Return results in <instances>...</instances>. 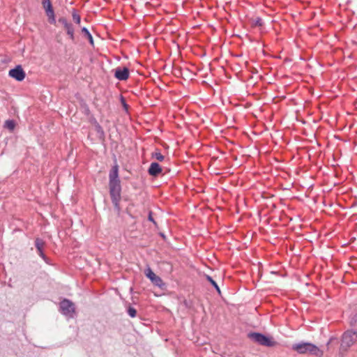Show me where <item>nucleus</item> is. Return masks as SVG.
Returning <instances> with one entry per match:
<instances>
[{
	"label": "nucleus",
	"instance_id": "obj_10",
	"mask_svg": "<svg viewBox=\"0 0 357 357\" xmlns=\"http://www.w3.org/2000/svg\"><path fill=\"white\" fill-rule=\"evenodd\" d=\"M58 22L61 23L65 29L66 30L67 34L70 36L71 40H74V29L71 23L68 22L65 17H61Z\"/></svg>",
	"mask_w": 357,
	"mask_h": 357
},
{
	"label": "nucleus",
	"instance_id": "obj_25",
	"mask_svg": "<svg viewBox=\"0 0 357 357\" xmlns=\"http://www.w3.org/2000/svg\"><path fill=\"white\" fill-rule=\"evenodd\" d=\"M337 339L335 337H331L330 339H329V341L328 342L327 344H329L331 343H332L333 342V340H336Z\"/></svg>",
	"mask_w": 357,
	"mask_h": 357
},
{
	"label": "nucleus",
	"instance_id": "obj_9",
	"mask_svg": "<svg viewBox=\"0 0 357 357\" xmlns=\"http://www.w3.org/2000/svg\"><path fill=\"white\" fill-rule=\"evenodd\" d=\"M129 75V69L127 67H119L115 69L114 77L120 81L128 79Z\"/></svg>",
	"mask_w": 357,
	"mask_h": 357
},
{
	"label": "nucleus",
	"instance_id": "obj_17",
	"mask_svg": "<svg viewBox=\"0 0 357 357\" xmlns=\"http://www.w3.org/2000/svg\"><path fill=\"white\" fill-rule=\"evenodd\" d=\"M5 126L10 130H13L15 128V123L13 120H7L5 122Z\"/></svg>",
	"mask_w": 357,
	"mask_h": 357
},
{
	"label": "nucleus",
	"instance_id": "obj_21",
	"mask_svg": "<svg viewBox=\"0 0 357 357\" xmlns=\"http://www.w3.org/2000/svg\"><path fill=\"white\" fill-rule=\"evenodd\" d=\"M209 270H211V268H209V266H208L207 265H204H204L202 264V271H206V273L207 274H208V271H209Z\"/></svg>",
	"mask_w": 357,
	"mask_h": 357
},
{
	"label": "nucleus",
	"instance_id": "obj_23",
	"mask_svg": "<svg viewBox=\"0 0 357 357\" xmlns=\"http://www.w3.org/2000/svg\"><path fill=\"white\" fill-rule=\"evenodd\" d=\"M148 219H149V220H150V221L153 222L154 224H155V222L154 221V220L152 217L151 212L149 213Z\"/></svg>",
	"mask_w": 357,
	"mask_h": 357
},
{
	"label": "nucleus",
	"instance_id": "obj_24",
	"mask_svg": "<svg viewBox=\"0 0 357 357\" xmlns=\"http://www.w3.org/2000/svg\"><path fill=\"white\" fill-rule=\"evenodd\" d=\"M255 24L257 25H259V26H261V20L258 18L256 22H255Z\"/></svg>",
	"mask_w": 357,
	"mask_h": 357
},
{
	"label": "nucleus",
	"instance_id": "obj_22",
	"mask_svg": "<svg viewBox=\"0 0 357 357\" xmlns=\"http://www.w3.org/2000/svg\"><path fill=\"white\" fill-rule=\"evenodd\" d=\"M96 130H97L98 132L103 133L102 129V128L100 127V125H97L96 126Z\"/></svg>",
	"mask_w": 357,
	"mask_h": 357
},
{
	"label": "nucleus",
	"instance_id": "obj_18",
	"mask_svg": "<svg viewBox=\"0 0 357 357\" xmlns=\"http://www.w3.org/2000/svg\"><path fill=\"white\" fill-rule=\"evenodd\" d=\"M128 314L131 317H135L137 314V311L134 307H129L128 309Z\"/></svg>",
	"mask_w": 357,
	"mask_h": 357
},
{
	"label": "nucleus",
	"instance_id": "obj_7",
	"mask_svg": "<svg viewBox=\"0 0 357 357\" xmlns=\"http://www.w3.org/2000/svg\"><path fill=\"white\" fill-rule=\"evenodd\" d=\"M144 273H145L146 276L151 281V282L154 285H155L160 288H162L165 285L162 279L159 276L156 275L152 271L151 268L148 267L145 270Z\"/></svg>",
	"mask_w": 357,
	"mask_h": 357
},
{
	"label": "nucleus",
	"instance_id": "obj_12",
	"mask_svg": "<svg viewBox=\"0 0 357 357\" xmlns=\"http://www.w3.org/2000/svg\"><path fill=\"white\" fill-rule=\"evenodd\" d=\"M162 171L160 166L157 162H152L149 169V174L151 176H157Z\"/></svg>",
	"mask_w": 357,
	"mask_h": 357
},
{
	"label": "nucleus",
	"instance_id": "obj_20",
	"mask_svg": "<svg viewBox=\"0 0 357 357\" xmlns=\"http://www.w3.org/2000/svg\"><path fill=\"white\" fill-rule=\"evenodd\" d=\"M43 249L38 250L37 251H38V253L39 256L40 257H42L43 259H45L46 257H45V254L43 253Z\"/></svg>",
	"mask_w": 357,
	"mask_h": 357
},
{
	"label": "nucleus",
	"instance_id": "obj_4",
	"mask_svg": "<svg viewBox=\"0 0 357 357\" xmlns=\"http://www.w3.org/2000/svg\"><path fill=\"white\" fill-rule=\"evenodd\" d=\"M249 337L252 341L262 346L274 347L276 344V342L271 337H267L259 333H251L249 334Z\"/></svg>",
	"mask_w": 357,
	"mask_h": 357
},
{
	"label": "nucleus",
	"instance_id": "obj_15",
	"mask_svg": "<svg viewBox=\"0 0 357 357\" xmlns=\"http://www.w3.org/2000/svg\"><path fill=\"white\" fill-rule=\"evenodd\" d=\"M82 32L86 36V38L89 39V43L91 44V45H93V37L91 36V34L90 33V32L89 31V30L86 28V27H84L82 28Z\"/></svg>",
	"mask_w": 357,
	"mask_h": 357
},
{
	"label": "nucleus",
	"instance_id": "obj_3",
	"mask_svg": "<svg viewBox=\"0 0 357 357\" xmlns=\"http://www.w3.org/2000/svg\"><path fill=\"white\" fill-rule=\"evenodd\" d=\"M109 194L111 197L112 202L115 207L118 211H119V202L121 199V185L119 183H109Z\"/></svg>",
	"mask_w": 357,
	"mask_h": 357
},
{
	"label": "nucleus",
	"instance_id": "obj_19",
	"mask_svg": "<svg viewBox=\"0 0 357 357\" xmlns=\"http://www.w3.org/2000/svg\"><path fill=\"white\" fill-rule=\"evenodd\" d=\"M153 156L159 161H162L165 158L164 155L161 154L160 152H155L153 154Z\"/></svg>",
	"mask_w": 357,
	"mask_h": 357
},
{
	"label": "nucleus",
	"instance_id": "obj_13",
	"mask_svg": "<svg viewBox=\"0 0 357 357\" xmlns=\"http://www.w3.org/2000/svg\"><path fill=\"white\" fill-rule=\"evenodd\" d=\"M203 275L206 278V279L215 287L216 291H218V294H221V291L216 283V282L208 274L206 273L205 271H203Z\"/></svg>",
	"mask_w": 357,
	"mask_h": 357
},
{
	"label": "nucleus",
	"instance_id": "obj_14",
	"mask_svg": "<svg viewBox=\"0 0 357 357\" xmlns=\"http://www.w3.org/2000/svg\"><path fill=\"white\" fill-rule=\"evenodd\" d=\"M35 246L37 250L43 249L45 246V241L39 238H37L35 241Z\"/></svg>",
	"mask_w": 357,
	"mask_h": 357
},
{
	"label": "nucleus",
	"instance_id": "obj_11",
	"mask_svg": "<svg viewBox=\"0 0 357 357\" xmlns=\"http://www.w3.org/2000/svg\"><path fill=\"white\" fill-rule=\"evenodd\" d=\"M109 183H119L120 180L119 178V169L118 166L115 165L112 167V169L109 172Z\"/></svg>",
	"mask_w": 357,
	"mask_h": 357
},
{
	"label": "nucleus",
	"instance_id": "obj_1",
	"mask_svg": "<svg viewBox=\"0 0 357 357\" xmlns=\"http://www.w3.org/2000/svg\"><path fill=\"white\" fill-rule=\"evenodd\" d=\"M292 349L299 354L309 353L317 357L323 355L322 351L316 345L310 342H301L292 345Z\"/></svg>",
	"mask_w": 357,
	"mask_h": 357
},
{
	"label": "nucleus",
	"instance_id": "obj_16",
	"mask_svg": "<svg viewBox=\"0 0 357 357\" xmlns=\"http://www.w3.org/2000/svg\"><path fill=\"white\" fill-rule=\"evenodd\" d=\"M72 16H73V19L74 22L79 24L81 22V18H80L79 15L77 14L75 10L73 11Z\"/></svg>",
	"mask_w": 357,
	"mask_h": 357
},
{
	"label": "nucleus",
	"instance_id": "obj_5",
	"mask_svg": "<svg viewBox=\"0 0 357 357\" xmlns=\"http://www.w3.org/2000/svg\"><path fill=\"white\" fill-rule=\"evenodd\" d=\"M60 311L65 316L73 317L75 312L74 303L68 299H63L60 303Z\"/></svg>",
	"mask_w": 357,
	"mask_h": 357
},
{
	"label": "nucleus",
	"instance_id": "obj_6",
	"mask_svg": "<svg viewBox=\"0 0 357 357\" xmlns=\"http://www.w3.org/2000/svg\"><path fill=\"white\" fill-rule=\"evenodd\" d=\"M43 6L51 24H55V15L50 0H42Z\"/></svg>",
	"mask_w": 357,
	"mask_h": 357
},
{
	"label": "nucleus",
	"instance_id": "obj_8",
	"mask_svg": "<svg viewBox=\"0 0 357 357\" xmlns=\"http://www.w3.org/2000/svg\"><path fill=\"white\" fill-rule=\"evenodd\" d=\"M10 77L14 78L17 81H22L25 78V72L20 65L17 66L15 68L10 69L8 72Z\"/></svg>",
	"mask_w": 357,
	"mask_h": 357
},
{
	"label": "nucleus",
	"instance_id": "obj_2",
	"mask_svg": "<svg viewBox=\"0 0 357 357\" xmlns=\"http://www.w3.org/2000/svg\"><path fill=\"white\" fill-rule=\"evenodd\" d=\"M357 341V331L347 330L342 335L340 351H347Z\"/></svg>",
	"mask_w": 357,
	"mask_h": 357
}]
</instances>
